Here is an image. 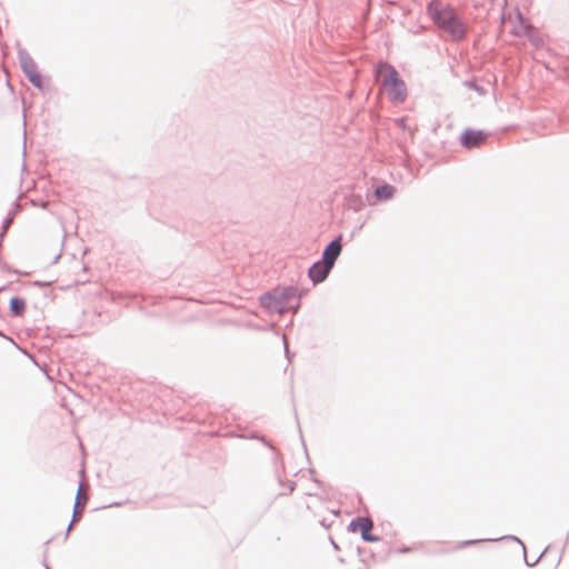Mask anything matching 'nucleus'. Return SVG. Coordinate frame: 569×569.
I'll list each match as a JSON object with an SVG mask.
<instances>
[{
    "instance_id": "1a4fd4ad",
    "label": "nucleus",
    "mask_w": 569,
    "mask_h": 569,
    "mask_svg": "<svg viewBox=\"0 0 569 569\" xmlns=\"http://www.w3.org/2000/svg\"><path fill=\"white\" fill-rule=\"evenodd\" d=\"M395 188L390 184H383L376 189L375 194L378 200H389L395 194Z\"/></svg>"
},
{
    "instance_id": "9b49d317",
    "label": "nucleus",
    "mask_w": 569,
    "mask_h": 569,
    "mask_svg": "<svg viewBox=\"0 0 569 569\" xmlns=\"http://www.w3.org/2000/svg\"><path fill=\"white\" fill-rule=\"evenodd\" d=\"M24 70L31 83L40 88L42 86V78L40 73L36 70V67L31 64L28 68L26 67Z\"/></svg>"
},
{
    "instance_id": "f257e3e1",
    "label": "nucleus",
    "mask_w": 569,
    "mask_h": 569,
    "mask_svg": "<svg viewBox=\"0 0 569 569\" xmlns=\"http://www.w3.org/2000/svg\"><path fill=\"white\" fill-rule=\"evenodd\" d=\"M381 91L396 104L402 103L407 98V87L397 70L389 63L381 62L376 69Z\"/></svg>"
},
{
    "instance_id": "39448f33",
    "label": "nucleus",
    "mask_w": 569,
    "mask_h": 569,
    "mask_svg": "<svg viewBox=\"0 0 569 569\" xmlns=\"http://www.w3.org/2000/svg\"><path fill=\"white\" fill-rule=\"evenodd\" d=\"M486 141V134L481 131L469 130L461 136V142L467 148L479 147Z\"/></svg>"
},
{
    "instance_id": "f03ea898",
    "label": "nucleus",
    "mask_w": 569,
    "mask_h": 569,
    "mask_svg": "<svg viewBox=\"0 0 569 569\" xmlns=\"http://www.w3.org/2000/svg\"><path fill=\"white\" fill-rule=\"evenodd\" d=\"M433 22L448 32L453 39H461L466 33L463 23L451 8H440L437 2H431L428 8Z\"/></svg>"
},
{
    "instance_id": "423d86ee",
    "label": "nucleus",
    "mask_w": 569,
    "mask_h": 569,
    "mask_svg": "<svg viewBox=\"0 0 569 569\" xmlns=\"http://www.w3.org/2000/svg\"><path fill=\"white\" fill-rule=\"evenodd\" d=\"M341 252V243L339 240H333L330 244L325 249L323 260L322 262L327 263L329 267H333L335 261L339 257Z\"/></svg>"
},
{
    "instance_id": "9d476101",
    "label": "nucleus",
    "mask_w": 569,
    "mask_h": 569,
    "mask_svg": "<svg viewBox=\"0 0 569 569\" xmlns=\"http://www.w3.org/2000/svg\"><path fill=\"white\" fill-rule=\"evenodd\" d=\"M26 309V302L21 298H12L10 300V311L13 316H22Z\"/></svg>"
},
{
    "instance_id": "f8f14e48",
    "label": "nucleus",
    "mask_w": 569,
    "mask_h": 569,
    "mask_svg": "<svg viewBox=\"0 0 569 569\" xmlns=\"http://www.w3.org/2000/svg\"><path fill=\"white\" fill-rule=\"evenodd\" d=\"M357 569H370V568L365 561H360Z\"/></svg>"
},
{
    "instance_id": "0eeeda50",
    "label": "nucleus",
    "mask_w": 569,
    "mask_h": 569,
    "mask_svg": "<svg viewBox=\"0 0 569 569\" xmlns=\"http://www.w3.org/2000/svg\"><path fill=\"white\" fill-rule=\"evenodd\" d=\"M331 267H329L327 263L325 262H316L309 270V276L311 278V280L315 282V283H319L321 281H323L329 271H330Z\"/></svg>"
},
{
    "instance_id": "ddd939ff",
    "label": "nucleus",
    "mask_w": 569,
    "mask_h": 569,
    "mask_svg": "<svg viewBox=\"0 0 569 569\" xmlns=\"http://www.w3.org/2000/svg\"><path fill=\"white\" fill-rule=\"evenodd\" d=\"M399 551H401V552H409V551H411V548H402V549H399Z\"/></svg>"
},
{
    "instance_id": "20e7f679",
    "label": "nucleus",
    "mask_w": 569,
    "mask_h": 569,
    "mask_svg": "<svg viewBox=\"0 0 569 569\" xmlns=\"http://www.w3.org/2000/svg\"><path fill=\"white\" fill-rule=\"evenodd\" d=\"M373 527L372 521L369 518L359 517L351 521L350 528L353 532H360L363 540L376 541L377 538L370 535Z\"/></svg>"
},
{
    "instance_id": "6e6552de",
    "label": "nucleus",
    "mask_w": 569,
    "mask_h": 569,
    "mask_svg": "<svg viewBox=\"0 0 569 569\" xmlns=\"http://www.w3.org/2000/svg\"><path fill=\"white\" fill-rule=\"evenodd\" d=\"M87 499L88 498H87L86 492L83 491L82 487H80L79 490H78L77 497H76L73 518H72V522L69 526V529L71 528V526L74 522L79 521V519L81 518L82 512H83L84 507H86V503H87Z\"/></svg>"
},
{
    "instance_id": "7ed1b4c3",
    "label": "nucleus",
    "mask_w": 569,
    "mask_h": 569,
    "mask_svg": "<svg viewBox=\"0 0 569 569\" xmlns=\"http://www.w3.org/2000/svg\"><path fill=\"white\" fill-rule=\"evenodd\" d=\"M505 23L516 37L531 38L532 27L520 13L509 14Z\"/></svg>"
}]
</instances>
